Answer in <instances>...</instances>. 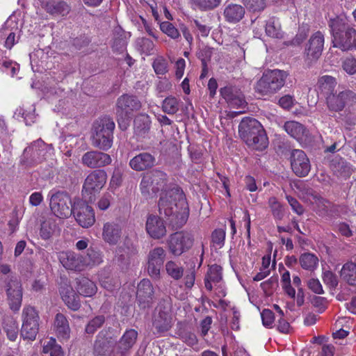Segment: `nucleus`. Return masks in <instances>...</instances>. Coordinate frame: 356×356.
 Listing matches in <instances>:
<instances>
[{
	"mask_svg": "<svg viewBox=\"0 0 356 356\" xmlns=\"http://www.w3.org/2000/svg\"><path fill=\"white\" fill-rule=\"evenodd\" d=\"M59 261L64 268L74 271H82L85 269L83 256L74 252H61L59 254Z\"/></svg>",
	"mask_w": 356,
	"mask_h": 356,
	"instance_id": "19",
	"label": "nucleus"
},
{
	"mask_svg": "<svg viewBox=\"0 0 356 356\" xmlns=\"http://www.w3.org/2000/svg\"><path fill=\"white\" fill-rule=\"evenodd\" d=\"M343 70L348 74H356V58L353 57H348L342 64Z\"/></svg>",
	"mask_w": 356,
	"mask_h": 356,
	"instance_id": "59",
	"label": "nucleus"
},
{
	"mask_svg": "<svg viewBox=\"0 0 356 356\" xmlns=\"http://www.w3.org/2000/svg\"><path fill=\"white\" fill-rule=\"evenodd\" d=\"M245 13V8L241 5L229 3L225 7L223 16L227 22L235 24L243 19Z\"/></svg>",
	"mask_w": 356,
	"mask_h": 356,
	"instance_id": "28",
	"label": "nucleus"
},
{
	"mask_svg": "<svg viewBox=\"0 0 356 356\" xmlns=\"http://www.w3.org/2000/svg\"><path fill=\"white\" fill-rule=\"evenodd\" d=\"M102 255L99 251L88 249L87 254L83 256L85 268L88 266L99 265L102 262Z\"/></svg>",
	"mask_w": 356,
	"mask_h": 356,
	"instance_id": "43",
	"label": "nucleus"
},
{
	"mask_svg": "<svg viewBox=\"0 0 356 356\" xmlns=\"http://www.w3.org/2000/svg\"><path fill=\"white\" fill-rule=\"evenodd\" d=\"M191 1L200 10L207 11L218 7L222 0H191Z\"/></svg>",
	"mask_w": 356,
	"mask_h": 356,
	"instance_id": "47",
	"label": "nucleus"
},
{
	"mask_svg": "<svg viewBox=\"0 0 356 356\" xmlns=\"http://www.w3.org/2000/svg\"><path fill=\"white\" fill-rule=\"evenodd\" d=\"M165 269L167 274L176 280H179L183 276V268L173 261H168L165 264Z\"/></svg>",
	"mask_w": 356,
	"mask_h": 356,
	"instance_id": "46",
	"label": "nucleus"
},
{
	"mask_svg": "<svg viewBox=\"0 0 356 356\" xmlns=\"http://www.w3.org/2000/svg\"><path fill=\"white\" fill-rule=\"evenodd\" d=\"M49 206L51 212L58 218L65 219L71 216L73 211L70 195L64 192H56L51 195Z\"/></svg>",
	"mask_w": 356,
	"mask_h": 356,
	"instance_id": "8",
	"label": "nucleus"
},
{
	"mask_svg": "<svg viewBox=\"0 0 356 356\" xmlns=\"http://www.w3.org/2000/svg\"><path fill=\"white\" fill-rule=\"evenodd\" d=\"M152 66L156 74L159 75H163L168 72V63L163 57L156 58Z\"/></svg>",
	"mask_w": 356,
	"mask_h": 356,
	"instance_id": "51",
	"label": "nucleus"
},
{
	"mask_svg": "<svg viewBox=\"0 0 356 356\" xmlns=\"http://www.w3.org/2000/svg\"><path fill=\"white\" fill-rule=\"evenodd\" d=\"M299 261L303 269L310 271L314 270L318 265V258L312 253L302 254Z\"/></svg>",
	"mask_w": 356,
	"mask_h": 356,
	"instance_id": "39",
	"label": "nucleus"
},
{
	"mask_svg": "<svg viewBox=\"0 0 356 356\" xmlns=\"http://www.w3.org/2000/svg\"><path fill=\"white\" fill-rule=\"evenodd\" d=\"M154 158L149 153H140L129 161L130 167L136 171H143L152 168L154 164Z\"/></svg>",
	"mask_w": 356,
	"mask_h": 356,
	"instance_id": "27",
	"label": "nucleus"
},
{
	"mask_svg": "<svg viewBox=\"0 0 356 356\" xmlns=\"http://www.w3.org/2000/svg\"><path fill=\"white\" fill-rule=\"evenodd\" d=\"M49 12L53 14H59L62 16L66 15L70 11L69 6L63 1H56L54 3L52 7L47 6Z\"/></svg>",
	"mask_w": 356,
	"mask_h": 356,
	"instance_id": "50",
	"label": "nucleus"
},
{
	"mask_svg": "<svg viewBox=\"0 0 356 356\" xmlns=\"http://www.w3.org/2000/svg\"><path fill=\"white\" fill-rule=\"evenodd\" d=\"M112 200L111 194L109 193L104 194L97 202V207L102 211L106 210L110 207Z\"/></svg>",
	"mask_w": 356,
	"mask_h": 356,
	"instance_id": "63",
	"label": "nucleus"
},
{
	"mask_svg": "<svg viewBox=\"0 0 356 356\" xmlns=\"http://www.w3.org/2000/svg\"><path fill=\"white\" fill-rule=\"evenodd\" d=\"M332 42L334 47L343 51L350 50L356 47V31L352 28H347L344 33L335 35Z\"/></svg>",
	"mask_w": 356,
	"mask_h": 356,
	"instance_id": "21",
	"label": "nucleus"
},
{
	"mask_svg": "<svg viewBox=\"0 0 356 356\" xmlns=\"http://www.w3.org/2000/svg\"><path fill=\"white\" fill-rule=\"evenodd\" d=\"M39 315L34 307L27 306L23 309L21 334L24 339L31 341L35 339L39 330Z\"/></svg>",
	"mask_w": 356,
	"mask_h": 356,
	"instance_id": "6",
	"label": "nucleus"
},
{
	"mask_svg": "<svg viewBox=\"0 0 356 356\" xmlns=\"http://www.w3.org/2000/svg\"><path fill=\"white\" fill-rule=\"evenodd\" d=\"M308 288L314 293L323 294L324 293L322 284L317 278H311L307 282Z\"/></svg>",
	"mask_w": 356,
	"mask_h": 356,
	"instance_id": "62",
	"label": "nucleus"
},
{
	"mask_svg": "<svg viewBox=\"0 0 356 356\" xmlns=\"http://www.w3.org/2000/svg\"><path fill=\"white\" fill-rule=\"evenodd\" d=\"M104 322L103 316H98L92 319L86 325V331L87 333L93 334Z\"/></svg>",
	"mask_w": 356,
	"mask_h": 356,
	"instance_id": "53",
	"label": "nucleus"
},
{
	"mask_svg": "<svg viewBox=\"0 0 356 356\" xmlns=\"http://www.w3.org/2000/svg\"><path fill=\"white\" fill-rule=\"evenodd\" d=\"M243 1L253 11H261L266 6L265 0H243Z\"/></svg>",
	"mask_w": 356,
	"mask_h": 356,
	"instance_id": "61",
	"label": "nucleus"
},
{
	"mask_svg": "<svg viewBox=\"0 0 356 356\" xmlns=\"http://www.w3.org/2000/svg\"><path fill=\"white\" fill-rule=\"evenodd\" d=\"M42 352L50 356H63L61 346L56 343V339L50 338L43 343Z\"/></svg>",
	"mask_w": 356,
	"mask_h": 356,
	"instance_id": "41",
	"label": "nucleus"
},
{
	"mask_svg": "<svg viewBox=\"0 0 356 356\" xmlns=\"http://www.w3.org/2000/svg\"><path fill=\"white\" fill-rule=\"evenodd\" d=\"M153 326L158 334L167 332L172 326V318L168 313L159 312L154 316Z\"/></svg>",
	"mask_w": 356,
	"mask_h": 356,
	"instance_id": "31",
	"label": "nucleus"
},
{
	"mask_svg": "<svg viewBox=\"0 0 356 356\" xmlns=\"http://www.w3.org/2000/svg\"><path fill=\"white\" fill-rule=\"evenodd\" d=\"M166 257L165 250L161 247L151 250L147 255V272L154 279H159L161 269Z\"/></svg>",
	"mask_w": 356,
	"mask_h": 356,
	"instance_id": "12",
	"label": "nucleus"
},
{
	"mask_svg": "<svg viewBox=\"0 0 356 356\" xmlns=\"http://www.w3.org/2000/svg\"><path fill=\"white\" fill-rule=\"evenodd\" d=\"M341 277L350 286H356V264L347 262L342 266Z\"/></svg>",
	"mask_w": 356,
	"mask_h": 356,
	"instance_id": "35",
	"label": "nucleus"
},
{
	"mask_svg": "<svg viewBox=\"0 0 356 356\" xmlns=\"http://www.w3.org/2000/svg\"><path fill=\"white\" fill-rule=\"evenodd\" d=\"M222 281V268L218 265H212L209 268L205 277V287L209 291L215 289L216 293L219 298L226 296V292Z\"/></svg>",
	"mask_w": 356,
	"mask_h": 356,
	"instance_id": "13",
	"label": "nucleus"
},
{
	"mask_svg": "<svg viewBox=\"0 0 356 356\" xmlns=\"http://www.w3.org/2000/svg\"><path fill=\"white\" fill-rule=\"evenodd\" d=\"M322 279L324 284L330 288H335L338 284L337 275L330 270H323Z\"/></svg>",
	"mask_w": 356,
	"mask_h": 356,
	"instance_id": "52",
	"label": "nucleus"
},
{
	"mask_svg": "<svg viewBox=\"0 0 356 356\" xmlns=\"http://www.w3.org/2000/svg\"><path fill=\"white\" fill-rule=\"evenodd\" d=\"M329 26L331 29L333 39L335 35H340L343 30L346 31V20L341 17H336L331 19L329 22Z\"/></svg>",
	"mask_w": 356,
	"mask_h": 356,
	"instance_id": "48",
	"label": "nucleus"
},
{
	"mask_svg": "<svg viewBox=\"0 0 356 356\" xmlns=\"http://www.w3.org/2000/svg\"><path fill=\"white\" fill-rule=\"evenodd\" d=\"M77 291L80 295L91 297L96 293L97 288L95 284L87 277L77 280Z\"/></svg>",
	"mask_w": 356,
	"mask_h": 356,
	"instance_id": "34",
	"label": "nucleus"
},
{
	"mask_svg": "<svg viewBox=\"0 0 356 356\" xmlns=\"http://www.w3.org/2000/svg\"><path fill=\"white\" fill-rule=\"evenodd\" d=\"M356 102V94L351 90L342 89L330 92L325 97V103L331 113H339L346 106Z\"/></svg>",
	"mask_w": 356,
	"mask_h": 356,
	"instance_id": "5",
	"label": "nucleus"
},
{
	"mask_svg": "<svg viewBox=\"0 0 356 356\" xmlns=\"http://www.w3.org/2000/svg\"><path fill=\"white\" fill-rule=\"evenodd\" d=\"M6 293L10 307L18 311L21 307L22 291L20 282L16 277H10L6 284Z\"/></svg>",
	"mask_w": 356,
	"mask_h": 356,
	"instance_id": "15",
	"label": "nucleus"
},
{
	"mask_svg": "<svg viewBox=\"0 0 356 356\" xmlns=\"http://www.w3.org/2000/svg\"><path fill=\"white\" fill-rule=\"evenodd\" d=\"M163 111L168 114H174L179 109V101L173 97H168L163 102Z\"/></svg>",
	"mask_w": 356,
	"mask_h": 356,
	"instance_id": "49",
	"label": "nucleus"
},
{
	"mask_svg": "<svg viewBox=\"0 0 356 356\" xmlns=\"http://www.w3.org/2000/svg\"><path fill=\"white\" fill-rule=\"evenodd\" d=\"M122 229L119 224L114 222H106L103 226L102 238L106 243L115 245L120 241Z\"/></svg>",
	"mask_w": 356,
	"mask_h": 356,
	"instance_id": "25",
	"label": "nucleus"
},
{
	"mask_svg": "<svg viewBox=\"0 0 356 356\" xmlns=\"http://www.w3.org/2000/svg\"><path fill=\"white\" fill-rule=\"evenodd\" d=\"M2 327L10 341H15L18 336V324L16 320L10 316H5L3 319Z\"/></svg>",
	"mask_w": 356,
	"mask_h": 356,
	"instance_id": "33",
	"label": "nucleus"
},
{
	"mask_svg": "<svg viewBox=\"0 0 356 356\" xmlns=\"http://www.w3.org/2000/svg\"><path fill=\"white\" fill-rule=\"evenodd\" d=\"M81 161L83 165L94 168L110 164L111 158L106 153L91 151L85 153L82 156Z\"/></svg>",
	"mask_w": 356,
	"mask_h": 356,
	"instance_id": "20",
	"label": "nucleus"
},
{
	"mask_svg": "<svg viewBox=\"0 0 356 356\" xmlns=\"http://www.w3.org/2000/svg\"><path fill=\"white\" fill-rule=\"evenodd\" d=\"M54 154V149L52 145L46 144L39 139L24 149L22 163L26 167H33L52 157Z\"/></svg>",
	"mask_w": 356,
	"mask_h": 356,
	"instance_id": "3",
	"label": "nucleus"
},
{
	"mask_svg": "<svg viewBox=\"0 0 356 356\" xmlns=\"http://www.w3.org/2000/svg\"><path fill=\"white\" fill-rule=\"evenodd\" d=\"M138 333L135 330H127L121 338L119 343L117 345L119 351L124 352L131 348L137 339Z\"/></svg>",
	"mask_w": 356,
	"mask_h": 356,
	"instance_id": "37",
	"label": "nucleus"
},
{
	"mask_svg": "<svg viewBox=\"0 0 356 356\" xmlns=\"http://www.w3.org/2000/svg\"><path fill=\"white\" fill-rule=\"evenodd\" d=\"M72 213L76 222L83 228L91 227L95 222L93 209L84 202H78L73 207Z\"/></svg>",
	"mask_w": 356,
	"mask_h": 356,
	"instance_id": "14",
	"label": "nucleus"
},
{
	"mask_svg": "<svg viewBox=\"0 0 356 356\" xmlns=\"http://www.w3.org/2000/svg\"><path fill=\"white\" fill-rule=\"evenodd\" d=\"M211 238L213 245L220 248L224 245L225 232L222 229H215L212 233Z\"/></svg>",
	"mask_w": 356,
	"mask_h": 356,
	"instance_id": "56",
	"label": "nucleus"
},
{
	"mask_svg": "<svg viewBox=\"0 0 356 356\" xmlns=\"http://www.w3.org/2000/svg\"><path fill=\"white\" fill-rule=\"evenodd\" d=\"M114 129L115 123L110 117L104 116L97 120L93 124L92 145L103 150L111 148Z\"/></svg>",
	"mask_w": 356,
	"mask_h": 356,
	"instance_id": "2",
	"label": "nucleus"
},
{
	"mask_svg": "<svg viewBox=\"0 0 356 356\" xmlns=\"http://www.w3.org/2000/svg\"><path fill=\"white\" fill-rule=\"evenodd\" d=\"M288 75L286 71L281 70L267 71L257 81L255 90L263 95L275 94L284 86Z\"/></svg>",
	"mask_w": 356,
	"mask_h": 356,
	"instance_id": "4",
	"label": "nucleus"
},
{
	"mask_svg": "<svg viewBox=\"0 0 356 356\" xmlns=\"http://www.w3.org/2000/svg\"><path fill=\"white\" fill-rule=\"evenodd\" d=\"M107 176L104 170H96L91 172L86 178L83 185V193L89 195V200L100 192L106 183Z\"/></svg>",
	"mask_w": 356,
	"mask_h": 356,
	"instance_id": "9",
	"label": "nucleus"
},
{
	"mask_svg": "<svg viewBox=\"0 0 356 356\" xmlns=\"http://www.w3.org/2000/svg\"><path fill=\"white\" fill-rule=\"evenodd\" d=\"M220 94L232 106L241 108L245 107L246 102L244 97L236 88L231 86L225 87L220 89Z\"/></svg>",
	"mask_w": 356,
	"mask_h": 356,
	"instance_id": "24",
	"label": "nucleus"
},
{
	"mask_svg": "<svg viewBox=\"0 0 356 356\" xmlns=\"http://www.w3.org/2000/svg\"><path fill=\"white\" fill-rule=\"evenodd\" d=\"M293 284L298 288L296 296V304L298 307L302 306L305 302V294L303 289L301 288V280L298 276H293Z\"/></svg>",
	"mask_w": 356,
	"mask_h": 356,
	"instance_id": "54",
	"label": "nucleus"
},
{
	"mask_svg": "<svg viewBox=\"0 0 356 356\" xmlns=\"http://www.w3.org/2000/svg\"><path fill=\"white\" fill-rule=\"evenodd\" d=\"M291 165L293 172L299 177L307 175L311 169L309 159L305 153L300 149H293L292 151Z\"/></svg>",
	"mask_w": 356,
	"mask_h": 356,
	"instance_id": "16",
	"label": "nucleus"
},
{
	"mask_svg": "<svg viewBox=\"0 0 356 356\" xmlns=\"http://www.w3.org/2000/svg\"><path fill=\"white\" fill-rule=\"evenodd\" d=\"M263 325L268 328L273 327L275 321V316L273 312L270 309H265L261 313Z\"/></svg>",
	"mask_w": 356,
	"mask_h": 356,
	"instance_id": "57",
	"label": "nucleus"
},
{
	"mask_svg": "<svg viewBox=\"0 0 356 356\" xmlns=\"http://www.w3.org/2000/svg\"><path fill=\"white\" fill-rule=\"evenodd\" d=\"M284 129L286 133L297 140H301L306 135L305 127L296 121H288L284 123Z\"/></svg>",
	"mask_w": 356,
	"mask_h": 356,
	"instance_id": "32",
	"label": "nucleus"
},
{
	"mask_svg": "<svg viewBox=\"0 0 356 356\" xmlns=\"http://www.w3.org/2000/svg\"><path fill=\"white\" fill-rule=\"evenodd\" d=\"M268 203L273 218L275 220H282L284 216V208L283 205L275 197H270Z\"/></svg>",
	"mask_w": 356,
	"mask_h": 356,
	"instance_id": "42",
	"label": "nucleus"
},
{
	"mask_svg": "<svg viewBox=\"0 0 356 356\" xmlns=\"http://www.w3.org/2000/svg\"><path fill=\"white\" fill-rule=\"evenodd\" d=\"M58 227L54 219L49 218L44 220L40 227V235L44 240L49 239L57 231Z\"/></svg>",
	"mask_w": 356,
	"mask_h": 356,
	"instance_id": "40",
	"label": "nucleus"
},
{
	"mask_svg": "<svg viewBox=\"0 0 356 356\" xmlns=\"http://www.w3.org/2000/svg\"><path fill=\"white\" fill-rule=\"evenodd\" d=\"M261 287L266 296H270L277 287V280L276 278L270 277L268 280L261 283Z\"/></svg>",
	"mask_w": 356,
	"mask_h": 356,
	"instance_id": "55",
	"label": "nucleus"
},
{
	"mask_svg": "<svg viewBox=\"0 0 356 356\" xmlns=\"http://www.w3.org/2000/svg\"><path fill=\"white\" fill-rule=\"evenodd\" d=\"M146 231L150 237L159 239L166 234L163 220L157 216H149L146 221Z\"/></svg>",
	"mask_w": 356,
	"mask_h": 356,
	"instance_id": "22",
	"label": "nucleus"
},
{
	"mask_svg": "<svg viewBox=\"0 0 356 356\" xmlns=\"http://www.w3.org/2000/svg\"><path fill=\"white\" fill-rule=\"evenodd\" d=\"M166 177V174L159 170L146 173L140 182L141 193L148 198L154 197L159 191H161L159 202L160 213L167 216L175 215L177 222L183 225L189 216L188 205L178 189L164 191Z\"/></svg>",
	"mask_w": 356,
	"mask_h": 356,
	"instance_id": "1",
	"label": "nucleus"
},
{
	"mask_svg": "<svg viewBox=\"0 0 356 356\" xmlns=\"http://www.w3.org/2000/svg\"><path fill=\"white\" fill-rule=\"evenodd\" d=\"M94 353L95 356H122V352L118 350L114 341L100 336L95 341Z\"/></svg>",
	"mask_w": 356,
	"mask_h": 356,
	"instance_id": "18",
	"label": "nucleus"
},
{
	"mask_svg": "<svg viewBox=\"0 0 356 356\" xmlns=\"http://www.w3.org/2000/svg\"><path fill=\"white\" fill-rule=\"evenodd\" d=\"M161 31L172 40H177L181 34L178 29L170 22H163L159 24Z\"/></svg>",
	"mask_w": 356,
	"mask_h": 356,
	"instance_id": "45",
	"label": "nucleus"
},
{
	"mask_svg": "<svg viewBox=\"0 0 356 356\" xmlns=\"http://www.w3.org/2000/svg\"><path fill=\"white\" fill-rule=\"evenodd\" d=\"M197 35L202 37H207L210 33L211 27L206 24H202L200 21L195 19L193 22Z\"/></svg>",
	"mask_w": 356,
	"mask_h": 356,
	"instance_id": "64",
	"label": "nucleus"
},
{
	"mask_svg": "<svg viewBox=\"0 0 356 356\" xmlns=\"http://www.w3.org/2000/svg\"><path fill=\"white\" fill-rule=\"evenodd\" d=\"M264 130L261 123L254 118H244L238 126L240 136L246 144Z\"/></svg>",
	"mask_w": 356,
	"mask_h": 356,
	"instance_id": "17",
	"label": "nucleus"
},
{
	"mask_svg": "<svg viewBox=\"0 0 356 356\" xmlns=\"http://www.w3.org/2000/svg\"><path fill=\"white\" fill-rule=\"evenodd\" d=\"M324 45V35L320 31L314 33L305 47V62L310 66L321 56Z\"/></svg>",
	"mask_w": 356,
	"mask_h": 356,
	"instance_id": "11",
	"label": "nucleus"
},
{
	"mask_svg": "<svg viewBox=\"0 0 356 356\" xmlns=\"http://www.w3.org/2000/svg\"><path fill=\"white\" fill-rule=\"evenodd\" d=\"M54 328L58 337L63 339H67L70 337V329L69 323L63 314L58 313L56 315Z\"/></svg>",
	"mask_w": 356,
	"mask_h": 356,
	"instance_id": "30",
	"label": "nucleus"
},
{
	"mask_svg": "<svg viewBox=\"0 0 356 356\" xmlns=\"http://www.w3.org/2000/svg\"><path fill=\"white\" fill-rule=\"evenodd\" d=\"M194 242V238L191 233L186 232H176L170 236L168 246L170 252L179 256L190 249Z\"/></svg>",
	"mask_w": 356,
	"mask_h": 356,
	"instance_id": "10",
	"label": "nucleus"
},
{
	"mask_svg": "<svg viewBox=\"0 0 356 356\" xmlns=\"http://www.w3.org/2000/svg\"><path fill=\"white\" fill-rule=\"evenodd\" d=\"M286 199L291 207V209L293 212H295L298 216H301L304 213L305 209L304 207L300 204V203L294 197L286 195Z\"/></svg>",
	"mask_w": 356,
	"mask_h": 356,
	"instance_id": "60",
	"label": "nucleus"
},
{
	"mask_svg": "<svg viewBox=\"0 0 356 356\" xmlns=\"http://www.w3.org/2000/svg\"><path fill=\"white\" fill-rule=\"evenodd\" d=\"M305 199L313 206V209L319 215L323 214L327 208L328 202L316 192L307 193Z\"/></svg>",
	"mask_w": 356,
	"mask_h": 356,
	"instance_id": "29",
	"label": "nucleus"
},
{
	"mask_svg": "<svg viewBox=\"0 0 356 356\" xmlns=\"http://www.w3.org/2000/svg\"><path fill=\"white\" fill-rule=\"evenodd\" d=\"M60 294L66 305L72 310H77L80 307V301L72 287L63 284L60 288Z\"/></svg>",
	"mask_w": 356,
	"mask_h": 356,
	"instance_id": "26",
	"label": "nucleus"
},
{
	"mask_svg": "<svg viewBox=\"0 0 356 356\" xmlns=\"http://www.w3.org/2000/svg\"><path fill=\"white\" fill-rule=\"evenodd\" d=\"M249 147L257 149L263 150L268 146V138L264 130L259 134H257L254 138H252L251 142L247 143Z\"/></svg>",
	"mask_w": 356,
	"mask_h": 356,
	"instance_id": "44",
	"label": "nucleus"
},
{
	"mask_svg": "<svg viewBox=\"0 0 356 356\" xmlns=\"http://www.w3.org/2000/svg\"><path fill=\"white\" fill-rule=\"evenodd\" d=\"M154 291L149 280L143 279L138 285L137 298L140 305L145 308L152 302Z\"/></svg>",
	"mask_w": 356,
	"mask_h": 356,
	"instance_id": "23",
	"label": "nucleus"
},
{
	"mask_svg": "<svg viewBox=\"0 0 356 356\" xmlns=\"http://www.w3.org/2000/svg\"><path fill=\"white\" fill-rule=\"evenodd\" d=\"M337 84V80L334 77L324 75L321 76L317 82V88L318 90L327 95L330 92H334L332 90L334 89Z\"/></svg>",
	"mask_w": 356,
	"mask_h": 356,
	"instance_id": "36",
	"label": "nucleus"
},
{
	"mask_svg": "<svg viewBox=\"0 0 356 356\" xmlns=\"http://www.w3.org/2000/svg\"><path fill=\"white\" fill-rule=\"evenodd\" d=\"M140 107V102L134 96L123 95L118 99L116 114L118 117V121L121 129H125L127 128L126 123H124V118H129V115L132 112L138 111Z\"/></svg>",
	"mask_w": 356,
	"mask_h": 356,
	"instance_id": "7",
	"label": "nucleus"
},
{
	"mask_svg": "<svg viewBox=\"0 0 356 356\" xmlns=\"http://www.w3.org/2000/svg\"><path fill=\"white\" fill-rule=\"evenodd\" d=\"M265 30L266 34L271 38H282L283 33L281 29L280 21L275 17H270L268 19L266 22Z\"/></svg>",
	"mask_w": 356,
	"mask_h": 356,
	"instance_id": "38",
	"label": "nucleus"
},
{
	"mask_svg": "<svg viewBox=\"0 0 356 356\" xmlns=\"http://www.w3.org/2000/svg\"><path fill=\"white\" fill-rule=\"evenodd\" d=\"M143 6L146 8L147 11H150L156 21L159 20V15L158 13L157 3L154 0H140Z\"/></svg>",
	"mask_w": 356,
	"mask_h": 356,
	"instance_id": "58",
	"label": "nucleus"
}]
</instances>
